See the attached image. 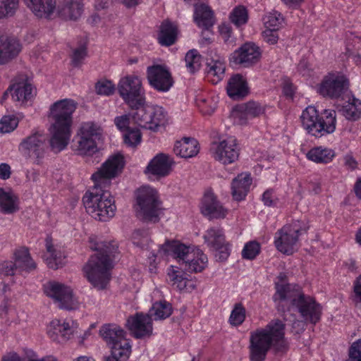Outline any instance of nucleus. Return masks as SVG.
<instances>
[{
    "instance_id": "nucleus-61",
    "label": "nucleus",
    "mask_w": 361,
    "mask_h": 361,
    "mask_svg": "<svg viewBox=\"0 0 361 361\" xmlns=\"http://www.w3.org/2000/svg\"><path fill=\"white\" fill-rule=\"evenodd\" d=\"M279 30L264 28L262 37L269 44H275L279 40L278 31Z\"/></svg>"
},
{
    "instance_id": "nucleus-9",
    "label": "nucleus",
    "mask_w": 361,
    "mask_h": 361,
    "mask_svg": "<svg viewBox=\"0 0 361 361\" xmlns=\"http://www.w3.org/2000/svg\"><path fill=\"white\" fill-rule=\"evenodd\" d=\"M117 89L125 104L132 109L143 106L146 102L145 90L138 75L122 77L118 82Z\"/></svg>"
},
{
    "instance_id": "nucleus-64",
    "label": "nucleus",
    "mask_w": 361,
    "mask_h": 361,
    "mask_svg": "<svg viewBox=\"0 0 361 361\" xmlns=\"http://www.w3.org/2000/svg\"><path fill=\"white\" fill-rule=\"evenodd\" d=\"M353 300L356 304L361 303V274L353 283Z\"/></svg>"
},
{
    "instance_id": "nucleus-48",
    "label": "nucleus",
    "mask_w": 361,
    "mask_h": 361,
    "mask_svg": "<svg viewBox=\"0 0 361 361\" xmlns=\"http://www.w3.org/2000/svg\"><path fill=\"white\" fill-rule=\"evenodd\" d=\"M185 66L188 71L194 73L198 71L202 66V58L197 49L189 50L185 56Z\"/></svg>"
},
{
    "instance_id": "nucleus-4",
    "label": "nucleus",
    "mask_w": 361,
    "mask_h": 361,
    "mask_svg": "<svg viewBox=\"0 0 361 361\" xmlns=\"http://www.w3.org/2000/svg\"><path fill=\"white\" fill-rule=\"evenodd\" d=\"M286 325L279 319L270 321L264 328L252 331L250 335L249 357L250 361H264L271 348L281 351L287 347L285 338Z\"/></svg>"
},
{
    "instance_id": "nucleus-34",
    "label": "nucleus",
    "mask_w": 361,
    "mask_h": 361,
    "mask_svg": "<svg viewBox=\"0 0 361 361\" xmlns=\"http://www.w3.org/2000/svg\"><path fill=\"white\" fill-rule=\"evenodd\" d=\"M83 0H63L57 7L56 14L64 19L77 20L82 13Z\"/></svg>"
},
{
    "instance_id": "nucleus-58",
    "label": "nucleus",
    "mask_w": 361,
    "mask_h": 361,
    "mask_svg": "<svg viewBox=\"0 0 361 361\" xmlns=\"http://www.w3.org/2000/svg\"><path fill=\"white\" fill-rule=\"evenodd\" d=\"M20 272L18 267L12 260L4 261L0 263L1 276H13Z\"/></svg>"
},
{
    "instance_id": "nucleus-42",
    "label": "nucleus",
    "mask_w": 361,
    "mask_h": 361,
    "mask_svg": "<svg viewBox=\"0 0 361 361\" xmlns=\"http://www.w3.org/2000/svg\"><path fill=\"white\" fill-rule=\"evenodd\" d=\"M101 336L110 347L118 340L126 338L125 331L114 324H105L99 331Z\"/></svg>"
},
{
    "instance_id": "nucleus-35",
    "label": "nucleus",
    "mask_w": 361,
    "mask_h": 361,
    "mask_svg": "<svg viewBox=\"0 0 361 361\" xmlns=\"http://www.w3.org/2000/svg\"><path fill=\"white\" fill-rule=\"evenodd\" d=\"M319 114L317 109L312 106H308L300 115V121L302 128L310 135L316 137L317 128L319 122Z\"/></svg>"
},
{
    "instance_id": "nucleus-5",
    "label": "nucleus",
    "mask_w": 361,
    "mask_h": 361,
    "mask_svg": "<svg viewBox=\"0 0 361 361\" xmlns=\"http://www.w3.org/2000/svg\"><path fill=\"white\" fill-rule=\"evenodd\" d=\"M273 300L278 307L282 302H289L307 323L316 324L321 319L322 306L314 297L305 294L298 285L276 284V293L273 295Z\"/></svg>"
},
{
    "instance_id": "nucleus-6",
    "label": "nucleus",
    "mask_w": 361,
    "mask_h": 361,
    "mask_svg": "<svg viewBox=\"0 0 361 361\" xmlns=\"http://www.w3.org/2000/svg\"><path fill=\"white\" fill-rule=\"evenodd\" d=\"M135 196L137 216L145 221L157 222L161 211L157 190L145 185L136 190Z\"/></svg>"
},
{
    "instance_id": "nucleus-39",
    "label": "nucleus",
    "mask_w": 361,
    "mask_h": 361,
    "mask_svg": "<svg viewBox=\"0 0 361 361\" xmlns=\"http://www.w3.org/2000/svg\"><path fill=\"white\" fill-rule=\"evenodd\" d=\"M13 259L19 271H30L36 267V264L26 247H23L16 249L13 252Z\"/></svg>"
},
{
    "instance_id": "nucleus-22",
    "label": "nucleus",
    "mask_w": 361,
    "mask_h": 361,
    "mask_svg": "<svg viewBox=\"0 0 361 361\" xmlns=\"http://www.w3.org/2000/svg\"><path fill=\"white\" fill-rule=\"evenodd\" d=\"M46 252L43 259L49 268L57 269L63 263L65 257L63 249L58 244H55L52 238L47 236L45 240Z\"/></svg>"
},
{
    "instance_id": "nucleus-13",
    "label": "nucleus",
    "mask_w": 361,
    "mask_h": 361,
    "mask_svg": "<svg viewBox=\"0 0 361 361\" xmlns=\"http://www.w3.org/2000/svg\"><path fill=\"white\" fill-rule=\"evenodd\" d=\"M204 240L209 248L216 252L215 257L219 261H225L230 256L231 245L226 241L223 228L220 227L208 228L204 235Z\"/></svg>"
},
{
    "instance_id": "nucleus-52",
    "label": "nucleus",
    "mask_w": 361,
    "mask_h": 361,
    "mask_svg": "<svg viewBox=\"0 0 361 361\" xmlns=\"http://www.w3.org/2000/svg\"><path fill=\"white\" fill-rule=\"evenodd\" d=\"M246 310L241 303H236L229 316L228 322L231 326H238L245 319Z\"/></svg>"
},
{
    "instance_id": "nucleus-44",
    "label": "nucleus",
    "mask_w": 361,
    "mask_h": 361,
    "mask_svg": "<svg viewBox=\"0 0 361 361\" xmlns=\"http://www.w3.org/2000/svg\"><path fill=\"white\" fill-rule=\"evenodd\" d=\"M110 348L111 355L120 358V360H126L131 354V342L126 338H121L110 346Z\"/></svg>"
},
{
    "instance_id": "nucleus-24",
    "label": "nucleus",
    "mask_w": 361,
    "mask_h": 361,
    "mask_svg": "<svg viewBox=\"0 0 361 361\" xmlns=\"http://www.w3.org/2000/svg\"><path fill=\"white\" fill-rule=\"evenodd\" d=\"M174 165L173 159H151L144 173L150 180H157L168 176Z\"/></svg>"
},
{
    "instance_id": "nucleus-49",
    "label": "nucleus",
    "mask_w": 361,
    "mask_h": 361,
    "mask_svg": "<svg viewBox=\"0 0 361 361\" xmlns=\"http://www.w3.org/2000/svg\"><path fill=\"white\" fill-rule=\"evenodd\" d=\"M150 312L154 317V319H164L171 314L172 307L164 300L156 302L153 303Z\"/></svg>"
},
{
    "instance_id": "nucleus-15",
    "label": "nucleus",
    "mask_w": 361,
    "mask_h": 361,
    "mask_svg": "<svg viewBox=\"0 0 361 361\" xmlns=\"http://www.w3.org/2000/svg\"><path fill=\"white\" fill-rule=\"evenodd\" d=\"M149 85L158 92H166L173 85L169 68L164 65H153L147 68Z\"/></svg>"
},
{
    "instance_id": "nucleus-41",
    "label": "nucleus",
    "mask_w": 361,
    "mask_h": 361,
    "mask_svg": "<svg viewBox=\"0 0 361 361\" xmlns=\"http://www.w3.org/2000/svg\"><path fill=\"white\" fill-rule=\"evenodd\" d=\"M177 35L176 25L169 21H164L161 25L158 40L161 45L170 46L175 43Z\"/></svg>"
},
{
    "instance_id": "nucleus-38",
    "label": "nucleus",
    "mask_w": 361,
    "mask_h": 361,
    "mask_svg": "<svg viewBox=\"0 0 361 361\" xmlns=\"http://www.w3.org/2000/svg\"><path fill=\"white\" fill-rule=\"evenodd\" d=\"M194 20L200 27L209 28L214 24V16L211 8L204 4H195Z\"/></svg>"
},
{
    "instance_id": "nucleus-43",
    "label": "nucleus",
    "mask_w": 361,
    "mask_h": 361,
    "mask_svg": "<svg viewBox=\"0 0 361 361\" xmlns=\"http://www.w3.org/2000/svg\"><path fill=\"white\" fill-rule=\"evenodd\" d=\"M195 102L203 114L210 115L217 106L218 98L208 93L202 92L196 96Z\"/></svg>"
},
{
    "instance_id": "nucleus-32",
    "label": "nucleus",
    "mask_w": 361,
    "mask_h": 361,
    "mask_svg": "<svg viewBox=\"0 0 361 361\" xmlns=\"http://www.w3.org/2000/svg\"><path fill=\"white\" fill-rule=\"evenodd\" d=\"M252 179L250 173H242L235 178L231 184V193L236 201L243 200L247 195Z\"/></svg>"
},
{
    "instance_id": "nucleus-30",
    "label": "nucleus",
    "mask_w": 361,
    "mask_h": 361,
    "mask_svg": "<svg viewBox=\"0 0 361 361\" xmlns=\"http://www.w3.org/2000/svg\"><path fill=\"white\" fill-rule=\"evenodd\" d=\"M212 150L216 158H235L239 155V147L234 137H228L219 143H213Z\"/></svg>"
},
{
    "instance_id": "nucleus-47",
    "label": "nucleus",
    "mask_w": 361,
    "mask_h": 361,
    "mask_svg": "<svg viewBox=\"0 0 361 361\" xmlns=\"http://www.w3.org/2000/svg\"><path fill=\"white\" fill-rule=\"evenodd\" d=\"M262 22L264 28L280 30L283 27L284 18L281 13L273 10L263 16Z\"/></svg>"
},
{
    "instance_id": "nucleus-14",
    "label": "nucleus",
    "mask_w": 361,
    "mask_h": 361,
    "mask_svg": "<svg viewBox=\"0 0 361 361\" xmlns=\"http://www.w3.org/2000/svg\"><path fill=\"white\" fill-rule=\"evenodd\" d=\"M78 327L77 322L73 319H54L47 325L46 333L52 341L64 343L71 339Z\"/></svg>"
},
{
    "instance_id": "nucleus-7",
    "label": "nucleus",
    "mask_w": 361,
    "mask_h": 361,
    "mask_svg": "<svg viewBox=\"0 0 361 361\" xmlns=\"http://www.w3.org/2000/svg\"><path fill=\"white\" fill-rule=\"evenodd\" d=\"M134 110L135 111L132 114V120L134 123L142 128L158 132L169 123V114L161 106L145 103Z\"/></svg>"
},
{
    "instance_id": "nucleus-56",
    "label": "nucleus",
    "mask_w": 361,
    "mask_h": 361,
    "mask_svg": "<svg viewBox=\"0 0 361 361\" xmlns=\"http://www.w3.org/2000/svg\"><path fill=\"white\" fill-rule=\"evenodd\" d=\"M132 240L136 246L144 248L145 246H148L149 238L147 231L138 230L133 233Z\"/></svg>"
},
{
    "instance_id": "nucleus-51",
    "label": "nucleus",
    "mask_w": 361,
    "mask_h": 361,
    "mask_svg": "<svg viewBox=\"0 0 361 361\" xmlns=\"http://www.w3.org/2000/svg\"><path fill=\"white\" fill-rule=\"evenodd\" d=\"M19 118L14 114L5 115L0 119V133L6 134L14 131L19 123Z\"/></svg>"
},
{
    "instance_id": "nucleus-26",
    "label": "nucleus",
    "mask_w": 361,
    "mask_h": 361,
    "mask_svg": "<svg viewBox=\"0 0 361 361\" xmlns=\"http://www.w3.org/2000/svg\"><path fill=\"white\" fill-rule=\"evenodd\" d=\"M200 150L199 142L194 137H183L175 142L174 154L180 158H193Z\"/></svg>"
},
{
    "instance_id": "nucleus-27",
    "label": "nucleus",
    "mask_w": 361,
    "mask_h": 361,
    "mask_svg": "<svg viewBox=\"0 0 361 361\" xmlns=\"http://www.w3.org/2000/svg\"><path fill=\"white\" fill-rule=\"evenodd\" d=\"M19 151L24 156L36 157L37 158L45 154L44 145L37 134L32 135L24 139L19 145Z\"/></svg>"
},
{
    "instance_id": "nucleus-16",
    "label": "nucleus",
    "mask_w": 361,
    "mask_h": 361,
    "mask_svg": "<svg viewBox=\"0 0 361 361\" xmlns=\"http://www.w3.org/2000/svg\"><path fill=\"white\" fill-rule=\"evenodd\" d=\"M200 209L202 214L210 220L224 219L228 214V209L219 201L216 195L210 189L204 193Z\"/></svg>"
},
{
    "instance_id": "nucleus-3",
    "label": "nucleus",
    "mask_w": 361,
    "mask_h": 361,
    "mask_svg": "<svg viewBox=\"0 0 361 361\" xmlns=\"http://www.w3.org/2000/svg\"><path fill=\"white\" fill-rule=\"evenodd\" d=\"M78 103L71 99H60L53 103L48 114L51 135V149L58 152L67 146L71 136L73 114L76 110Z\"/></svg>"
},
{
    "instance_id": "nucleus-17",
    "label": "nucleus",
    "mask_w": 361,
    "mask_h": 361,
    "mask_svg": "<svg viewBox=\"0 0 361 361\" xmlns=\"http://www.w3.org/2000/svg\"><path fill=\"white\" fill-rule=\"evenodd\" d=\"M266 106L256 102H248L235 106L231 111L234 123L245 125L249 120L264 114Z\"/></svg>"
},
{
    "instance_id": "nucleus-53",
    "label": "nucleus",
    "mask_w": 361,
    "mask_h": 361,
    "mask_svg": "<svg viewBox=\"0 0 361 361\" xmlns=\"http://www.w3.org/2000/svg\"><path fill=\"white\" fill-rule=\"evenodd\" d=\"M19 0H0V18L13 16L18 8Z\"/></svg>"
},
{
    "instance_id": "nucleus-45",
    "label": "nucleus",
    "mask_w": 361,
    "mask_h": 361,
    "mask_svg": "<svg viewBox=\"0 0 361 361\" xmlns=\"http://www.w3.org/2000/svg\"><path fill=\"white\" fill-rule=\"evenodd\" d=\"M25 359L27 361H59L58 359L52 355H47L41 358L37 357V355L31 349L25 350ZM1 361H24L16 353H10L5 355Z\"/></svg>"
},
{
    "instance_id": "nucleus-62",
    "label": "nucleus",
    "mask_w": 361,
    "mask_h": 361,
    "mask_svg": "<svg viewBox=\"0 0 361 361\" xmlns=\"http://www.w3.org/2000/svg\"><path fill=\"white\" fill-rule=\"evenodd\" d=\"M219 31L221 38L226 43L233 42L232 39V27L227 23H222L219 26Z\"/></svg>"
},
{
    "instance_id": "nucleus-25",
    "label": "nucleus",
    "mask_w": 361,
    "mask_h": 361,
    "mask_svg": "<svg viewBox=\"0 0 361 361\" xmlns=\"http://www.w3.org/2000/svg\"><path fill=\"white\" fill-rule=\"evenodd\" d=\"M21 45L14 37L0 36V64H5L16 57L21 51Z\"/></svg>"
},
{
    "instance_id": "nucleus-50",
    "label": "nucleus",
    "mask_w": 361,
    "mask_h": 361,
    "mask_svg": "<svg viewBox=\"0 0 361 361\" xmlns=\"http://www.w3.org/2000/svg\"><path fill=\"white\" fill-rule=\"evenodd\" d=\"M261 245L257 240H250L245 243L241 251V257L246 260H254L261 252Z\"/></svg>"
},
{
    "instance_id": "nucleus-40",
    "label": "nucleus",
    "mask_w": 361,
    "mask_h": 361,
    "mask_svg": "<svg viewBox=\"0 0 361 361\" xmlns=\"http://www.w3.org/2000/svg\"><path fill=\"white\" fill-rule=\"evenodd\" d=\"M340 111L346 119L356 121L361 116V101L354 96H350L343 103Z\"/></svg>"
},
{
    "instance_id": "nucleus-55",
    "label": "nucleus",
    "mask_w": 361,
    "mask_h": 361,
    "mask_svg": "<svg viewBox=\"0 0 361 361\" xmlns=\"http://www.w3.org/2000/svg\"><path fill=\"white\" fill-rule=\"evenodd\" d=\"M335 156L332 149L322 146L314 147L307 153V158H334Z\"/></svg>"
},
{
    "instance_id": "nucleus-11",
    "label": "nucleus",
    "mask_w": 361,
    "mask_h": 361,
    "mask_svg": "<svg viewBox=\"0 0 361 361\" xmlns=\"http://www.w3.org/2000/svg\"><path fill=\"white\" fill-rule=\"evenodd\" d=\"M43 290L61 309L73 310L80 306V302L73 295L72 288L63 283L55 281H48L44 284Z\"/></svg>"
},
{
    "instance_id": "nucleus-63",
    "label": "nucleus",
    "mask_w": 361,
    "mask_h": 361,
    "mask_svg": "<svg viewBox=\"0 0 361 361\" xmlns=\"http://www.w3.org/2000/svg\"><path fill=\"white\" fill-rule=\"evenodd\" d=\"M282 90L283 94L288 98H292L295 91L294 85L288 78L283 79Z\"/></svg>"
},
{
    "instance_id": "nucleus-46",
    "label": "nucleus",
    "mask_w": 361,
    "mask_h": 361,
    "mask_svg": "<svg viewBox=\"0 0 361 361\" xmlns=\"http://www.w3.org/2000/svg\"><path fill=\"white\" fill-rule=\"evenodd\" d=\"M228 18L235 27H240L245 25L249 19L248 11L243 5L234 7L229 13Z\"/></svg>"
},
{
    "instance_id": "nucleus-1",
    "label": "nucleus",
    "mask_w": 361,
    "mask_h": 361,
    "mask_svg": "<svg viewBox=\"0 0 361 361\" xmlns=\"http://www.w3.org/2000/svg\"><path fill=\"white\" fill-rule=\"evenodd\" d=\"M124 159H106L102 167L92 176L93 188L82 197L85 209L94 219L106 222L116 214V206L113 196L106 192L111 179L117 176L124 166Z\"/></svg>"
},
{
    "instance_id": "nucleus-18",
    "label": "nucleus",
    "mask_w": 361,
    "mask_h": 361,
    "mask_svg": "<svg viewBox=\"0 0 361 361\" xmlns=\"http://www.w3.org/2000/svg\"><path fill=\"white\" fill-rule=\"evenodd\" d=\"M260 56L259 48L252 42H246L231 54L229 61L232 65L248 67L257 63Z\"/></svg>"
},
{
    "instance_id": "nucleus-54",
    "label": "nucleus",
    "mask_w": 361,
    "mask_h": 361,
    "mask_svg": "<svg viewBox=\"0 0 361 361\" xmlns=\"http://www.w3.org/2000/svg\"><path fill=\"white\" fill-rule=\"evenodd\" d=\"M95 90L98 94L110 96L115 92L116 85L110 80L102 79L96 83Z\"/></svg>"
},
{
    "instance_id": "nucleus-20",
    "label": "nucleus",
    "mask_w": 361,
    "mask_h": 361,
    "mask_svg": "<svg viewBox=\"0 0 361 361\" xmlns=\"http://www.w3.org/2000/svg\"><path fill=\"white\" fill-rule=\"evenodd\" d=\"M126 325L135 338H141L152 334V320L149 314L137 313L130 317Z\"/></svg>"
},
{
    "instance_id": "nucleus-8",
    "label": "nucleus",
    "mask_w": 361,
    "mask_h": 361,
    "mask_svg": "<svg viewBox=\"0 0 361 361\" xmlns=\"http://www.w3.org/2000/svg\"><path fill=\"white\" fill-rule=\"evenodd\" d=\"M308 230L303 222L295 221L284 225L274 234V245L281 253L290 256L300 247V237Z\"/></svg>"
},
{
    "instance_id": "nucleus-23",
    "label": "nucleus",
    "mask_w": 361,
    "mask_h": 361,
    "mask_svg": "<svg viewBox=\"0 0 361 361\" xmlns=\"http://www.w3.org/2000/svg\"><path fill=\"white\" fill-rule=\"evenodd\" d=\"M32 13L39 18H51L56 13V0H23Z\"/></svg>"
},
{
    "instance_id": "nucleus-33",
    "label": "nucleus",
    "mask_w": 361,
    "mask_h": 361,
    "mask_svg": "<svg viewBox=\"0 0 361 361\" xmlns=\"http://www.w3.org/2000/svg\"><path fill=\"white\" fill-rule=\"evenodd\" d=\"M226 64L224 60L216 56L207 60L206 64V73L207 79L213 84L220 82L224 76Z\"/></svg>"
},
{
    "instance_id": "nucleus-12",
    "label": "nucleus",
    "mask_w": 361,
    "mask_h": 361,
    "mask_svg": "<svg viewBox=\"0 0 361 361\" xmlns=\"http://www.w3.org/2000/svg\"><path fill=\"white\" fill-rule=\"evenodd\" d=\"M348 87L349 81L343 73L330 72L324 77L317 92L324 97L338 98L347 91Z\"/></svg>"
},
{
    "instance_id": "nucleus-2",
    "label": "nucleus",
    "mask_w": 361,
    "mask_h": 361,
    "mask_svg": "<svg viewBox=\"0 0 361 361\" xmlns=\"http://www.w3.org/2000/svg\"><path fill=\"white\" fill-rule=\"evenodd\" d=\"M89 243L91 250L97 251V253L90 257L82 270L85 276L94 288L103 290L111 279L112 261L118 245L114 241L104 242L97 236H91Z\"/></svg>"
},
{
    "instance_id": "nucleus-59",
    "label": "nucleus",
    "mask_w": 361,
    "mask_h": 361,
    "mask_svg": "<svg viewBox=\"0 0 361 361\" xmlns=\"http://www.w3.org/2000/svg\"><path fill=\"white\" fill-rule=\"evenodd\" d=\"M297 71L299 75L304 78L305 80H307L313 75V70L311 68L310 64L306 60H302L298 64Z\"/></svg>"
},
{
    "instance_id": "nucleus-19",
    "label": "nucleus",
    "mask_w": 361,
    "mask_h": 361,
    "mask_svg": "<svg viewBox=\"0 0 361 361\" xmlns=\"http://www.w3.org/2000/svg\"><path fill=\"white\" fill-rule=\"evenodd\" d=\"M132 122V114L117 116L114 119L116 126L122 133L124 143L135 147L141 143L142 133L138 128L130 126Z\"/></svg>"
},
{
    "instance_id": "nucleus-31",
    "label": "nucleus",
    "mask_w": 361,
    "mask_h": 361,
    "mask_svg": "<svg viewBox=\"0 0 361 361\" xmlns=\"http://www.w3.org/2000/svg\"><path fill=\"white\" fill-rule=\"evenodd\" d=\"M336 112L333 109H325L319 114L316 137L331 134L336 128Z\"/></svg>"
},
{
    "instance_id": "nucleus-36",
    "label": "nucleus",
    "mask_w": 361,
    "mask_h": 361,
    "mask_svg": "<svg viewBox=\"0 0 361 361\" xmlns=\"http://www.w3.org/2000/svg\"><path fill=\"white\" fill-rule=\"evenodd\" d=\"M228 95L232 99L243 97L248 93L246 79L240 74L233 75L228 82Z\"/></svg>"
},
{
    "instance_id": "nucleus-28",
    "label": "nucleus",
    "mask_w": 361,
    "mask_h": 361,
    "mask_svg": "<svg viewBox=\"0 0 361 361\" xmlns=\"http://www.w3.org/2000/svg\"><path fill=\"white\" fill-rule=\"evenodd\" d=\"M192 249V247H188L179 241L166 240L159 247V254L161 255H173L179 262H182V264H183L188 253L190 252Z\"/></svg>"
},
{
    "instance_id": "nucleus-57",
    "label": "nucleus",
    "mask_w": 361,
    "mask_h": 361,
    "mask_svg": "<svg viewBox=\"0 0 361 361\" xmlns=\"http://www.w3.org/2000/svg\"><path fill=\"white\" fill-rule=\"evenodd\" d=\"M87 56V47L85 45H80L73 50L71 55L72 64L74 66H80Z\"/></svg>"
},
{
    "instance_id": "nucleus-60",
    "label": "nucleus",
    "mask_w": 361,
    "mask_h": 361,
    "mask_svg": "<svg viewBox=\"0 0 361 361\" xmlns=\"http://www.w3.org/2000/svg\"><path fill=\"white\" fill-rule=\"evenodd\" d=\"M350 361H361V338L353 342L349 349Z\"/></svg>"
},
{
    "instance_id": "nucleus-10",
    "label": "nucleus",
    "mask_w": 361,
    "mask_h": 361,
    "mask_svg": "<svg viewBox=\"0 0 361 361\" xmlns=\"http://www.w3.org/2000/svg\"><path fill=\"white\" fill-rule=\"evenodd\" d=\"M79 140L75 150L80 156H92L99 150L98 145L103 140V129L98 124L82 123L78 132Z\"/></svg>"
},
{
    "instance_id": "nucleus-21",
    "label": "nucleus",
    "mask_w": 361,
    "mask_h": 361,
    "mask_svg": "<svg viewBox=\"0 0 361 361\" xmlns=\"http://www.w3.org/2000/svg\"><path fill=\"white\" fill-rule=\"evenodd\" d=\"M12 99L21 105L32 102L37 94V90L27 80H23L13 84L8 90Z\"/></svg>"
},
{
    "instance_id": "nucleus-37",
    "label": "nucleus",
    "mask_w": 361,
    "mask_h": 361,
    "mask_svg": "<svg viewBox=\"0 0 361 361\" xmlns=\"http://www.w3.org/2000/svg\"><path fill=\"white\" fill-rule=\"evenodd\" d=\"M19 209V199L11 189L0 188V210L5 214H12Z\"/></svg>"
},
{
    "instance_id": "nucleus-29",
    "label": "nucleus",
    "mask_w": 361,
    "mask_h": 361,
    "mask_svg": "<svg viewBox=\"0 0 361 361\" xmlns=\"http://www.w3.org/2000/svg\"><path fill=\"white\" fill-rule=\"evenodd\" d=\"M183 264L190 272H202L207 267L208 258L202 250L192 247L190 252L188 253Z\"/></svg>"
}]
</instances>
